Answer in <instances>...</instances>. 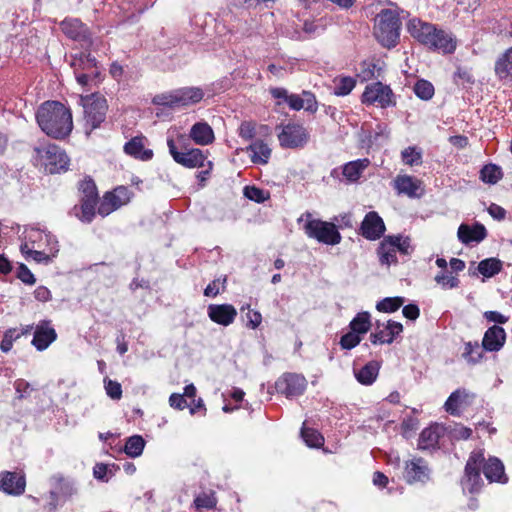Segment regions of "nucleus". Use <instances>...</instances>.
I'll use <instances>...</instances> for the list:
<instances>
[{
  "label": "nucleus",
  "mask_w": 512,
  "mask_h": 512,
  "mask_svg": "<svg viewBox=\"0 0 512 512\" xmlns=\"http://www.w3.org/2000/svg\"><path fill=\"white\" fill-rule=\"evenodd\" d=\"M244 196L257 203H263L268 198V193L256 186L244 187Z\"/></svg>",
  "instance_id": "de8ad7c7"
},
{
  "label": "nucleus",
  "mask_w": 512,
  "mask_h": 512,
  "mask_svg": "<svg viewBox=\"0 0 512 512\" xmlns=\"http://www.w3.org/2000/svg\"><path fill=\"white\" fill-rule=\"evenodd\" d=\"M392 91L381 82H375L368 85L362 95V102L366 104H377L381 107H387L391 104Z\"/></svg>",
  "instance_id": "f8f14e48"
},
{
  "label": "nucleus",
  "mask_w": 512,
  "mask_h": 512,
  "mask_svg": "<svg viewBox=\"0 0 512 512\" xmlns=\"http://www.w3.org/2000/svg\"><path fill=\"white\" fill-rule=\"evenodd\" d=\"M502 269V262L497 258H487L479 262L478 271L487 278L498 274Z\"/></svg>",
  "instance_id": "f704fd0d"
},
{
  "label": "nucleus",
  "mask_w": 512,
  "mask_h": 512,
  "mask_svg": "<svg viewBox=\"0 0 512 512\" xmlns=\"http://www.w3.org/2000/svg\"><path fill=\"white\" fill-rule=\"evenodd\" d=\"M420 185V180L409 175H398L394 179V188L397 193L407 195L410 198L419 196L417 191L420 189Z\"/></svg>",
  "instance_id": "393cba45"
},
{
  "label": "nucleus",
  "mask_w": 512,
  "mask_h": 512,
  "mask_svg": "<svg viewBox=\"0 0 512 512\" xmlns=\"http://www.w3.org/2000/svg\"><path fill=\"white\" fill-rule=\"evenodd\" d=\"M505 340V330L500 326L493 325L484 333L482 347L490 352L499 351L504 346Z\"/></svg>",
  "instance_id": "4be33fe9"
},
{
  "label": "nucleus",
  "mask_w": 512,
  "mask_h": 512,
  "mask_svg": "<svg viewBox=\"0 0 512 512\" xmlns=\"http://www.w3.org/2000/svg\"><path fill=\"white\" fill-rule=\"evenodd\" d=\"M107 109V102L101 97H96L91 103H84L86 125L90 126V129L86 131L87 134L99 127L105 120Z\"/></svg>",
  "instance_id": "9b49d317"
},
{
  "label": "nucleus",
  "mask_w": 512,
  "mask_h": 512,
  "mask_svg": "<svg viewBox=\"0 0 512 512\" xmlns=\"http://www.w3.org/2000/svg\"><path fill=\"white\" fill-rule=\"evenodd\" d=\"M301 436L309 447L318 448L324 443L323 436L311 428L302 427Z\"/></svg>",
  "instance_id": "a19ab883"
},
{
  "label": "nucleus",
  "mask_w": 512,
  "mask_h": 512,
  "mask_svg": "<svg viewBox=\"0 0 512 512\" xmlns=\"http://www.w3.org/2000/svg\"><path fill=\"white\" fill-rule=\"evenodd\" d=\"M483 356V347L481 348L480 345L475 342L471 343L468 342L465 345V351L463 353V357L472 364L478 363Z\"/></svg>",
  "instance_id": "37998d69"
},
{
  "label": "nucleus",
  "mask_w": 512,
  "mask_h": 512,
  "mask_svg": "<svg viewBox=\"0 0 512 512\" xmlns=\"http://www.w3.org/2000/svg\"><path fill=\"white\" fill-rule=\"evenodd\" d=\"M494 71L500 80H512V47L498 57Z\"/></svg>",
  "instance_id": "cd10ccee"
},
{
  "label": "nucleus",
  "mask_w": 512,
  "mask_h": 512,
  "mask_svg": "<svg viewBox=\"0 0 512 512\" xmlns=\"http://www.w3.org/2000/svg\"><path fill=\"white\" fill-rule=\"evenodd\" d=\"M442 433V427L437 424L425 428L419 437V448L425 450L435 447L438 444Z\"/></svg>",
  "instance_id": "c756f323"
},
{
  "label": "nucleus",
  "mask_w": 512,
  "mask_h": 512,
  "mask_svg": "<svg viewBox=\"0 0 512 512\" xmlns=\"http://www.w3.org/2000/svg\"><path fill=\"white\" fill-rule=\"evenodd\" d=\"M457 236L460 242L469 245L473 242L479 243L487 236V231L484 225L475 223L473 226L461 224L458 228Z\"/></svg>",
  "instance_id": "aec40b11"
},
{
  "label": "nucleus",
  "mask_w": 512,
  "mask_h": 512,
  "mask_svg": "<svg viewBox=\"0 0 512 512\" xmlns=\"http://www.w3.org/2000/svg\"><path fill=\"white\" fill-rule=\"evenodd\" d=\"M286 103L291 109L296 111H299L304 108V103L301 100V96L297 94H290Z\"/></svg>",
  "instance_id": "774afa93"
},
{
  "label": "nucleus",
  "mask_w": 512,
  "mask_h": 512,
  "mask_svg": "<svg viewBox=\"0 0 512 512\" xmlns=\"http://www.w3.org/2000/svg\"><path fill=\"white\" fill-rule=\"evenodd\" d=\"M270 94L272 95L273 98L279 100L277 102V105H280L281 101L286 103L288 97L290 96L288 91L285 88H281V87L271 88L270 89Z\"/></svg>",
  "instance_id": "338daca9"
},
{
  "label": "nucleus",
  "mask_w": 512,
  "mask_h": 512,
  "mask_svg": "<svg viewBox=\"0 0 512 512\" xmlns=\"http://www.w3.org/2000/svg\"><path fill=\"white\" fill-rule=\"evenodd\" d=\"M374 34L377 40L385 47H394L400 36V19L395 10L384 9L376 19Z\"/></svg>",
  "instance_id": "20e7f679"
},
{
  "label": "nucleus",
  "mask_w": 512,
  "mask_h": 512,
  "mask_svg": "<svg viewBox=\"0 0 512 512\" xmlns=\"http://www.w3.org/2000/svg\"><path fill=\"white\" fill-rule=\"evenodd\" d=\"M377 323L375 331L370 334V341L372 344H391L395 337L403 331L401 323L389 320L386 325Z\"/></svg>",
  "instance_id": "4468645a"
},
{
  "label": "nucleus",
  "mask_w": 512,
  "mask_h": 512,
  "mask_svg": "<svg viewBox=\"0 0 512 512\" xmlns=\"http://www.w3.org/2000/svg\"><path fill=\"white\" fill-rule=\"evenodd\" d=\"M307 381L304 376L296 373H285L275 383L278 393L287 398L297 397L305 391Z\"/></svg>",
  "instance_id": "9d476101"
},
{
  "label": "nucleus",
  "mask_w": 512,
  "mask_h": 512,
  "mask_svg": "<svg viewBox=\"0 0 512 512\" xmlns=\"http://www.w3.org/2000/svg\"><path fill=\"white\" fill-rule=\"evenodd\" d=\"M36 120L45 134L56 139L65 138L73 128L71 111L58 101L44 102L36 112Z\"/></svg>",
  "instance_id": "f257e3e1"
},
{
  "label": "nucleus",
  "mask_w": 512,
  "mask_h": 512,
  "mask_svg": "<svg viewBox=\"0 0 512 512\" xmlns=\"http://www.w3.org/2000/svg\"><path fill=\"white\" fill-rule=\"evenodd\" d=\"M144 447V439L139 435H134L127 439L124 451L130 457H138L142 454Z\"/></svg>",
  "instance_id": "4c0bfd02"
},
{
  "label": "nucleus",
  "mask_w": 512,
  "mask_h": 512,
  "mask_svg": "<svg viewBox=\"0 0 512 512\" xmlns=\"http://www.w3.org/2000/svg\"><path fill=\"white\" fill-rule=\"evenodd\" d=\"M169 404L172 408L183 410L188 407V403L183 394L173 393L169 397Z\"/></svg>",
  "instance_id": "13d9d810"
},
{
  "label": "nucleus",
  "mask_w": 512,
  "mask_h": 512,
  "mask_svg": "<svg viewBox=\"0 0 512 512\" xmlns=\"http://www.w3.org/2000/svg\"><path fill=\"white\" fill-rule=\"evenodd\" d=\"M203 97L204 91L199 87H182L155 95L152 103L169 108H180L197 104Z\"/></svg>",
  "instance_id": "39448f33"
},
{
  "label": "nucleus",
  "mask_w": 512,
  "mask_h": 512,
  "mask_svg": "<svg viewBox=\"0 0 512 512\" xmlns=\"http://www.w3.org/2000/svg\"><path fill=\"white\" fill-rule=\"evenodd\" d=\"M361 342V335L350 331L344 334L340 339V346L344 350H351Z\"/></svg>",
  "instance_id": "8fccbe9b"
},
{
  "label": "nucleus",
  "mask_w": 512,
  "mask_h": 512,
  "mask_svg": "<svg viewBox=\"0 0 512 512\" xmlns=\"http://www.w3.org/2000/svg\"><path fill=\"white\" fill-rule=\"evenodd\" d=\"M435 281L437 284L441 285L443 289H453L459 285V279L456 276L445 272L438 273L435 276Z\"/></svg>",
  "instance_id": "49530a36"
},
{
  "label": "nucleus",
  "mask_w": 512,
  "mask_h": 512,
  "mask_svg": "<svg viewBox=\"0 0 512 512\" xmlns=\"http://www.w3.org/2000/svg\"><path fill=\"white\" fill-rule=\"evenodd\" d=\"M62 32L69 38L90 43V33L85 24L77 18H66L60 24Z\"/></svg>",
  "instance_id": "a211bd4d"
},
{
  "label": "nucleus",
  "mask_w": 512,
  "mask_h": 512,
  "mask_svg": "<svg viewBox=\"0 0 512 512\" xmlns=\"http://www.w3.org/2000/svg\"><path fill=\"white\" fill-rule=\"evenodd\" d=\"M482 468L489 482L506 483L508 481L504 465L498 458H489L486 462H483Z\"/></svg>",
  "instance_id": "b1692460"
},
{
  "label": "nucleus",
  "mask_w": 512,
  "mask_h": 512,
  "mask_svg": "<svg viewBox=\"0 0 512 512\" xmlns=\"http://www.w3.org/2000/svg\"><path fill=\"white\" fill-rule=\"evenodd\" d=\"M26 486L25 477L16 472L4 471L0 473V490L19 496L24 493Z\"/></svg>",
  "instance_id": "f3484780"
},
{
  "label": "nucleus",
  "mask_w": 512,
  "mask_h": 512,
  "mask_svg": "<svg viewBox=\"0 0 512 512\" xmlns=\"http://www.w3.org/2000/svg\"><path fill=\"white\" fill-rule=\"evenodd\" d=\"M305 221L303 230L312 239L326 245H337L341 242L342 236L335 224L320 219H314L310 212H305L298 219V222Z\"/></svg>",
  "instance_id": "7ed1b4c3"
},
{
  "label": "nucleus",
  "mask_w": 512,
  "mask_h": 512,
  "mask_svg": "<svg viewBox=\"0 0 512 512\" xmlns=\"http://www.w3.org/2000/svg\"><path fill=\"white\" fill-rule=\"evenodd\" d=\"M18 278L25 284L32 285L35 283V277L32 272L25 266L20 265L18 269Z\"/></svg>",
  "instance_id": "e2e57ef3"
},
{
  "label": "nucleus",
  "mask_w": 512,
  "mask_h": 512,
  "mask_svg": "<svg viewBox=\"0 0 512 512\" xmlns=\"http://www.w3.org/2000/svg\"><path fill=\"white\" fill-rule=\"evenodd\" d=\"M23 253L27 254L28 257H31L33 260L37 262H45L48 263L50 261V257L46 255L44 252L36 251L28 248V244H24L21 247Z\"/></svg>",
  "instance_id": "4d7b16f0"
},
{
  "label": "nucleus",
  "mask_w": 512,
  "mask_h": 512,
  "mask_svg": "<svg viewBox=\"0 0 512 512\" xmlns=\"http://www.w3.org/2000/svg\"><path fill=\"white\" fill-rule=\"evenodd\" d=\"M189 137L197 145H209L214 141V132L211 126L206 122L195 123L189 132Z\"/></svg>",
  "instance_id": "a878e982"
},
{
  "label": "nucleus",
  "mask_w": 512,
  "mask_h": 512,
  "mask_svg": "<svg viewBox=\"0 0 512 512\" xmlns=\"http://www.w3.org/2000/svg\"><path fill=\"white\" fill-rule=\"evenodd\" d=\"M349 327L351 331L359 335L366 334L371 328V319L368 312L358 313L350 322Z\"/></svg>",
  "instance_id": "72a5a7b5"
},
{
  "label": "nucleus",
  "mask_w": 512,
  "mask_h": 512,
  "mask_svg": "<svg viewBox=\"0 0 512 512\" xmlns=\"http://www.w3.org/2000/svg\"><path fill=\"white\" fill-rule=\"evenodd\" d=\"M385 230L383 219L375 211L368 212L365 215L360 227L361 235L368 240L381 238Z\"/></svg>",
  "instance_id": "ddd939ff"
},
{
  "label": "nucleus",
  "mask_w": 512,
  "mask_h": 512,
  "mask_svg": "<svg viewBox=\"0 0 512 512\" xmlns=\"http://www.w3.org/2000/svg\"><path fill=\"white\" fill-rule=\"evenodd\" d=\"M370 161L367 158L357 159L346 163L342 167V175L346 181L354 183L359 180L364 170L369 166Z\"/></svg>",
  "instance_id": "bb28decb"
},
{
  "label": "nucleus",
  "mask_w": 512,
  "mask_h": 512,
  "mask_svg": "<svg viewBox=\"0 0 512 512\" xmlns=\"http://www.w3.org/2000/svg\"><path fill=\"white\" fill-rule=\"evenodd\" d=\"M116 209L117 207H114V203L105 194L98 208V213L101 216L105 217L109 215L111 212L115 211Z\"/></svg>",
  "instance_id": "680f3d73"
},
{
  "label": "nucleus",
  "mask_w": 512,
  "mask_h": 512,
  "mask_svg": "<svg viewBox=\"0 0 512 512\" xmlns=\"http://www.w3.org/2000/svg\"><path fill=\"white\" fill-rule=\"evenodd\" d=\"M403 315L409 320H416L420 315V310L415 304H408L403 307Z\"/></svg>",
  "instance_id": "69168bd1"
},
{
  "label": "nucleus",
  "mask_w": 512,
  "mask_h": 512,
  "mask_svg": "<svg viewBox=\"0 0 512 512\" xmlns=\"http://www.w3.org/2000/svg\"><path fill=\"white\" fill-rule=\"evenodd\" d=\"M474 398L475 395L466 389H457L446 400L445 410L453 416H459L463 409L472 404Z\"/></svg>",
  "instance_id": "dca6fc26"
},
{
  "label": "nucleus",
  "mask_w": 512,
  "mask_h": 512,
  "mask_svg": "<svg viewBox=\"0 0 512 512\" xmlns=\"http://www.w3.org/2000/svg\"><path fill=\"white\" fill-rule=\"evenodd\" d=\"M484 454L482 451H473L465 466V475L462 479V488L470 493L478 492L482 485L480 470L484 462Z\"/></svg>",
  "instance_id": "423d86ee"
},
{
  "label": "nucleus",
  "mask_w": 512,
  "mask_h": 512,
  "mask_svg": "<svg viewBox=\"0 0 512 512\" xmlns=\"http://www.w3.org/2000/svg\"><path fill=\"white\" fill-rule=\"evenodd\" d=\"M404 302L405 300L403 297H387L376 304V309L379 312L392 313L397 311Z\"/></svg>",
  "instance_id": "58836bf2"
},
{
  "label": "nucleus",
  "mask_w": 512,
  "mask_h": 512,
  "mask_svg": "<svg viewBox=\"0 0 512 512\" xmlns=\"http://www.w3.org/2000/svg\"><path fill=\"white\" fill-rule=\"evenodd\" d=\"M37 153L44 160V164L49 173H59L67 169L69 158L59 146L48 144L36 148Z\"/></svg>",
  "instance_id": "0eeeda50"
},
{
  "label": "nucleus",
  "mask_w": 512,
  "mask_h": 512,
  "mask_svg": "<svg viewBox=\"0 0 512 512\" xmlns=\"http://www.w3.org/2000/svg\"><path fill=\"white\" fill-rule=\"evenodd\" d=\"M355 80L351 77H343L335 83L334 92L338 96L348 95L355 87Z\"/></svg>",
  "instance_id": "a18cd8bd"
},
{
  "label": "nucleus",
  "mask_w": 512,
  "mask_h": 512,
  "mask_svg": "<svg viewBox=\"0 0 512 512\" xmlns=\"http://www.w3.org/2000/svg\"><path fill=\"white\" fill-rule=\"evenodd\" d=\"M379 364L376 361H370L360 369H354V375L357 381L363 385H371L375 382L379 373Z\"/></svg>",
  "instance_id": "7c9ffc66"
},
{
  "label": "nucleus",
  "mask_w": 512,
  "mask_h": 512,
  "mask_svg": "<svg viewBox=\"0 0 512 512\" xmlns=\"http://www.w3.org/2000/svg\"><path fill=\"white\" fill-rule=\"evenodd\" d=\"M56 338L57 333L51 326V322L43 320L36 325L31 343L38 351H44L56 340Z\"/></svg>",
  "instance_id": "2eb2a0df"
},
{
  "label": "nucleus",
  "mask_w": 512,
  "mask_h": 512,
  "mask_svg": "<svg viewBox=\"0 0 512 512\" xmlns=\"http://www.w3.org/2000/svg\"><path fill=\"white\" fill-rule=\"evenodd\" d=\"M485 319L489 322H495L498 324H504L508 321V317L504 316L503 314L497 312V311H486L484 313Z\"/></svg>",
  "instance_id": "0e129e2a"
},
{
  "label": "nucleus",
  "mask_w": 512,
  "mask_h": 512,
  "mask_svg": "<svg viewBox=\"0 0 512 512\" xmlns=\"http://www.w3.org/2000/svg\"><path fill=\"white\" fill-rule=\"evenodd\" d=\"M106 195L114 203V207L118 209L130 201L131 192L127 187L119 186L112 192L106 193Z\"/></svg>",
  "instance_id": "e433bc0d"
},
{
  "label": "nucleus",
  "mask_w": 512,
  "mask_h": 512,
  "mask_svg": "<svg viewBox=\"0 0 512 512\" xmlns=\"http://www.w3.org/2000/svg\"><path fill=\"white\" fill-rule=\"evenodd\" d=\"M167 146L176 163L187 168L205 167L207 158L200 149L193 148L185 152H179L172 138L167 139Z\"/></svg>",
  "instance_id": "1a4fd4ad"
},
{
  "label": "nucleus",
  "mask_w": 512,
  "mask_h": 512,
  "mask_svg": "<svg viewBox=\"0 0 512 512\" xmlns=\"http://www.w3.org/2000/svg\"><path fill=\"white\" fill-rule=\"evenodd\" d=\"M407 29L410 35L421 44L442 53H452L456 48V41L451 33L437 29L433 24L420 19L409 20Z\"/></svg>",
  "instance_id": "f03ea898"
},
{
  "label": "nucleus",
  "mask_w": 512,
  "mask_h": 512,
  "mask_svg": "<svg viewBox=\"0 0 512 512\" xmlns=\"http://www.w3.org/2000/svg\"><path fill=\"white\" fill-rule=\"evenodd\" d=\"M207 313L213 322L223 326L233 323L237 316V310L231 304H210Z\"/></svg>",
  "instance_id": "6ab92c4d"
},
{
  "label": "nucleus",
  "mask_w": 512,
  "mask_h": 512,
  "mask_svg": "<svg viewBox=\"0 0 512 512\" xmlns=\"http://www.w3.org/2000/svg\"><path fill=\"white\" fill-rule=\"evenodd\" d=\"M309 139V133L300 124L289 123L282 127L278 134V140L283 148H301L306 145Z\"/></svg>",
  "instance_id": "6e6552de"
},
{
  "label": "nucleus",
  "mask_w": 512,
  "mask_h": 512,
  "mask_svg": "<svg viewBox=\"0 0 512 512\" xmlns=\"http://www.w3.org/2000/svg\"><path fill=\"white\" fill-rule=\"evenodd\" d=\"M239 135L245 140H250L255 135V125L252 122H243L239 127Z\"/></svg>",
  "instance_id": "bf43d9fd"
},
{
  "label": "nucleus",
  "mask_w": 512,
  "mask_h": 512,
  "mask_svg": "<svg viewBox=\"0 0 512 512\" xmlns=\"http://www.w3.org/2000/svg\"><path fill=\"white\" fill-rule=\"evenodd\" d=\"M396 252L395 245L388 239V237H385L378 247V255L381 264L387 266L396 264Z\"/></svg>",
  "instance_id": "473e14b6"
},
{
  "label": "nucleus",
  "mask_w": 512,
  "mask_h": 512,
  "mask_svg": "<svg viewBox=\"0 0 512 512\" xmlns=\"http://www.w3.org/2000/svg\"><path fill=\"white\" fill-rule=\"evenodd\" d=\"M97 200L82 199L81 201V214H76L78 218L84 223H90L95 216V206Z\"/></svg>",
  "instance_id": "79ce46f5"
},
{
  "label": "nucleus",
  "mask_w": 512,
  "mask_h": 512,
  "mask_svg": "<svg viewBox=\"0 0 512 512\" xmlns=\"http://www.w3.org/2000/svg\"><path fill=\"white\" fill-rule=\"evenodd\" d=\"M145 137L136 136L130 139L124 145V152L141 161H149L153 158V151L151 149L145 148Z\"/></svg>",
  "instance_id": "412c9836"
},
{
  "label": "nucleus",
  "mask_w": 512,
  "mask_h": 512,
  "mask_svg": "<svg viewBox=\"0 0 512 512\" xmlns=\"http://www.w3.org/2000/svg\"><path fill=\"white\" fill-rule=\"evenodd\" d=\"M80 190L83 193L82 199L97 200V198H98L97 188L92 179L84 180L80 184Z\"/></svg>",
  "instance_id": "603ef678"
},
{
  "label": "nucleus",
  "mask_w": 512,
  "mask_h": 512,
  "mask_svg": "<svg viewBox=\"0 0 512 512\" xmlns=\"http://www.w3.org/2000/svg\"><path fill=\"white\" fill-rule=\"evenodd\" d=\"M194 504L198 510L203 508L211 509L215 506L216 501L214 497L207 494H202L196 497V499L194 500Z\"/></svg>",
  "instance_id": "5fc2aeb1"
},
{
  "label": "nucleus",
  "mask_w": 512,
  "mask_h": 512,
  "mask_svg": "<svg viewBox=\"0 0 512 512\" xmlns=\"http://www.w3.org/2000/svg\"><path fill=\"white\" fill-rule=\"evenodd\" d=\"M105 390L107 395L113 400H119L122 397V387L117 381L106 380Z\"/></svg>",
  "instance_id": "864d4df0"
},
{
  "label": "nucleus",
  "mask_w": 512,
  "mask_h": 512,
  "mask_svg": "<svg viewBox=\"0 0 512 512\" xmlns=\"http://www.w3.org/2000/svg\"><path fill=\"white\" fill-rule=\"evenodd\" d=\"M387 237L395 245L396 251L404 255H408L410 253L411 246L409 237H403L400 235Z\"/></svg>",
  "instance_id": "3c124183"
},
{
  "label": "nucleus",
  "mask_w": 512,
  "mask_h": 512,
  "mask_svg": "<svg viewBox=\"0 0 512 512\" xmlns=\"http://www.w3.org/2000/svg\"><path fill=\"white\" fill-rule=\"evenodd\" d=\"M20 337V334L17 332L15 328L8 329L3 336V339L0 344V349L2 352L7 353L9 352L12 347L13 343Z\"/></svg>",
  "instance_id": "09e8293b"
},
{
  "label": "nucleus",
  "mask_w": 512,
  "mask_h": 512,
  "mask_svg": "<svg viewBox=\"0 0 512 512\" xmlns=\"http://www.w3.org/2000/svg\"><path fill=\"white\" fill-rule=\"evenodd\" d=\"M430 470L422 458H416L406 464L405 477L409 483L425 482L429 479Z\"/></svg>",
  "instance_id": "5701e85b"
},
{
  "label": "nucleus",
  "mask_w": 512,
  "mask_h": 512,
  "mask_svg": "<svg viewBox=\"0 0 512 512\" xmlns=\"http://www.w3.org/2000/svg\"><path fill=\"white\" fill-rule=\"evenodd\" d=\"M247 151L250 152L251 161L254 164H267L271 156V149L262 140H256L249 145Z\"/></svg>",
  "instance_id": "c85d7f7f"
},
{
  "label": "nucleus",
  "mask_w": 512,
  "mask_h": 512,
  "mask_svg": "<svg viewBox=\"0 0 512 512\" xmlns=\"http://www.w3.org/2000/svg\"><path fill=\"white\" fill-rule=\"evenodd\" d=\"M502 176L501 168L495 164H487L480 171V179L488 184H496Z\"/></svg>",
  "instance_id": "c9c22d12"
},
{
  "label": "nucleus",
  "mask_w": 512,
  "mask_h": 512,
  "mask_svg": "<svg viewBox=\"0 0 512 512\" xmlns=\"http://www.w3.org/2000/svg\"><path fill=\"white\" fill-rule=\"evenodd\" d=\"M401 158L405 165H420L422 163V151L415 146H409L401 152Z\"/></svg>",
  "instance_id": "ea45409f"
},
{
  "label": "nucleus",
  "mask_w": 512,
  "mask_h": 512,
  "mask_svg": "<svg viewBox=\"0 0 512 512\" xmlns=\"http://www.w3.org/2000/svg\"><path fill=\"white\" fill-rule=\"evenodd\" d=\"M415 94L422 100H429L434 95V86L427 80H418L414 85Z\"/></svg>",
  "instance_id": "c03bdc74"
},
{
  "label": "nucleus",
  "mask_w": 512,
  "mask_h": 512,
  "mask_svg": "<svg viewBox=\"0 0 512 512\" xmlns=\"http://www.w3.org/2000/svg\"><path fill=\"white\" fill-rule=\"evenodd\" d=\"M301 100L304 103L303 109L312 113L317 111L318 106L314 94L309 91H303Z\"/></svg>",
  "instance_id": "6e6d98bb"
},
{
  "label": "nucleus",
  "mask_w": 512,
  "mask_h": 512,
  "mask_svg": "<svg viewBox=\"0 0 512 512\" xmlns=\"http://www.w3.org/2000/svg\"><path fill=\"white\" fill-rule=\"evenodd\" d=\"M71 66L77 72H93L95 75H99L96 59L90 53H80L79 56L74 57Z\"/></svg>",
  "instance_id": "2f4dec72"
},
{
  "label": "nucleus",
  "mask_w": 512,
  "mask_h": 512,
  "mask_svg": "<svg viewBox=\"0 0 512 512\" xmlns=\"http://www.w3.org/2000/svg\"><path fill=\"white\" fill-rule=\"evenodd\" d=\"M76 80L79 85L82 87H87L93 82L98 75H95L93 72H77L74 71Z\"/></svg>",
  "instance_id": "052dcab7"
}]
</instances>
